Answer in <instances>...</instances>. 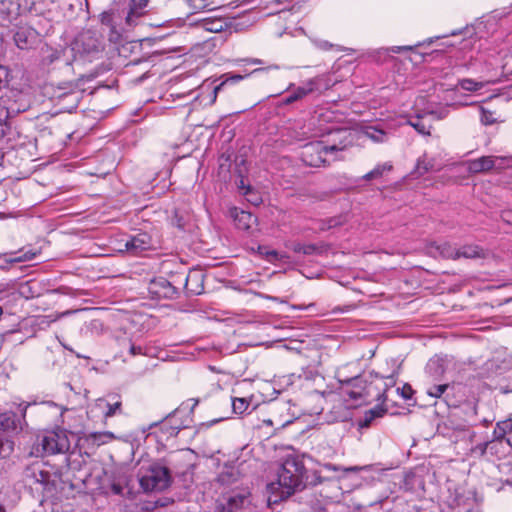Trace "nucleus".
Returning a JSON list of instances; mask_svg holds the SVG:
<instances>
[{"label": "nucleus", "mask_w": 512, "mask_h": 512, "mask_svg": "<svg viewBox=\"0 0 512 512\" xmlns=\"http://www.w3.org/2000/svg\"><path fill=\"white\" fill-rule=\"evenodd\" d=\"M326 479V477L321 475V471L317 470L312 475H308L302 458L289 455L281 465L277 484L271 483L269 487L274 489L275 485H278L281 489L280 500H284L305 488L306 485L316 486Z\"/></svg>", "instance_id": "obj_1"}, {"label": "nucleus", "mask_w": 512, "mask_h": 512, "mask_svg": "<svg viewBox=\"0 0 512 512\" xmlns=\"http://www.w3.org/2000/svg\"><path fill=\"white\" fill-rule=\"evenodd\" d=\"M178 454L169 456L141 467L139 484L144 492L164 491L172 484V475L182 473L178 466Z\"/></svg>", "instance_id": "obj_2"}, {"label": "nucleus", "mask_w": 512, "mask_h": 512, "mask_svg": "<svg viewBox=\"0 0 512 512\" xmlns=\"http://www.w3.org/2000/svg\"><path fill=\"white\" fill-rule=\"evenodd\" d=\"M345 149H347L345 138L339 144H325L324 141L309 142L302 147L301 159L310 167L326 166L338 160L337 153Z\"/></svg>", "instance_id": "obj_3"}, {"label": "nucleus", "mask_w": 512, "mask_h": 512, "mask_svg": "<svg viewBox=\"0 0 512 512\" xmlns=\"http://www.w3.org/2000/svg\"><path fill=\"white\" fill-rule=\"evenodd\" d=\"M82 90L77 82L64 81L55 83H47L43 87V94L55 101L61 106L62 110L71 112L76 109L81 98Z\"/></svg>", "instance_id": "obj_4"}, {"label": "nucleus", "mask_w": 512, "mask_h": 512, "mask_svg": "<svg viewBox=\"0 0 512 512\" xmlns=\"http://www.w3.org/2000/svg\"><path fill=\"white\" fill-rule=\"evenodd\" d=\"M368 373H363L356 377L347 379L343 382L342 393L348 398L345 401L351 400L353 403L351 407L364 405V394L366 391Z\"/></svg>", "instance_id": "obj_5"}, {"label": "nucleus", "mask_w": 512, "mask_h": 512, "mask_svg": "<svg viewBox=\"0 0 512 512\" xmlns=\"http://www.w3.org/2000/svg\"><path fill=\"white\" fill-rule=\"evenodd\" d=\"M329 88V81L325 76H318L310 79L304 86L297 87L288 96L282 99L283 105H290L298 100H301L308 94L316 91H323Z\"/></svg>", "instance_id": "obj_6"}, {"label": "nucleus", "mask_w": 512, "mask_h": 512, "mask_svg": "<svg viewBox=\"0 0 512 512\" xmlns=\"http://www.w3.org/2000/svg\"><path fill=\"white\" fill-rule=\"evenodd\" d=\"M384 376L372 371L367 375L366 391L364 394V405L373 401L385 403L387 400Z\"/></svg>", "instance_id": "obj_7"}, {"label": "nucleus", "mask_w": 512, "mask_h": 512, "mask_svg": "<svg viewBox=\"0 0 512 512\" xmlns=\"http://www.w3.org/2000/svg\"><path fill=\"white\" fill-rule=\"evenodd\" d=\"M25 477L36 483L43 485L44 490L52 491L56 489V482L52 479V474L44 468L43 463H33L25 469Z\"/></svg>", "instance_id": "obj_8"}, {"label": "nucleus", "mask_w": 512, "mask_h": 512, "mask_svg": "<svg viewBox=\"0 0 512 512\" xmlns=\"http://www.w3.org/2000/svg\"><path fill=\"white\" fill-rule=\"evenodd\" d=\"M149 294L153 299H174L178 295V288L164 277H158L149 283Z\"/></svg>", "instance_id": "obj_9"}, {"label": "nucleus", "mask_w": 512, "mask_h": 512, "mask_svg": "<svg viewBox=\"0 0 512 512\" xmlns=\"http://www.w3.org/2000/svg\"><path fill=\"white\" fill-rule=\"evenodd\" d=\"M39 445L44 454L61 453L69 448L68 440L64 434L50 432L42 437Z\"/></svg>", "instance_id": "obj_10"}, {"label": "nucleus", "mask_w": 512, "mask_h": 512, "mask_svg": "<svg viewBox=\"0 0 512 512\" xmlns=\"http://www.w3.org/2000/svg\"><path fill=\"white\" fill-rule=\"evenodd\" d=\"M124 246L128 253L139 255L153 247L152 237L147 232H139L131 236Z\"/></svg>", "instance_id": "obj_11"}, {"label": "nucleus", "mask_w": 512, "mask_h": 512, "mask_svg": "<svg viewBox=\"0 0 512 512\" xmlns=\"http://www.w3.org/2000/svg\"><path fill=\"white\" fill-rule=\"evenodd\" d=\"M18 0H0V25L8 26L20 15Z\"/></svg>", "instance_id": "obj_12"}, {"label": "nucleus", "mask_w": 512, "mask_h": 512, "mask_svg": "<svg viewBox=\"0 0 512 512\" xmlns=\"http://www.w3.org/2000/svg\"><path fill=\"white\" fill-rule=\"evenodd\" d=\"M506 74L505 66H501L499 69L495 68V74L493 77L487 79L486 81H475L473 79L464 78L458 80L457 86H459L461 89L469 92H476L480 89H482L486 83H494L499 80L500 77L504 76Z\"/></svg>", "instance_id": "obj_13"}, {"label": "nucleus", "mask_w": 512, "mask_h": 512, "mask_svg": "<svg viewBox=\"0 0 512 512\" xmlns=\"http://www.w3.org/2000/svg\"><path fill=\"white\" fill-rule=\"evenodd\" d=\"M229 215L233 219L236 227L240 230L248 231L257 222V217L251 212L245 211L238 207H233L229 210Z\"/></svg>", "instance_id": "obj_14"}, {"label": "nucleus", "mask_w": 512, "mask_h": 512, "mask_svg": "<svg viewBox=\"0 0 512 512\" xmlns=\"http://www.w3.org/2000/svg\"><path fill=\"white\" fill-rule=\"evenodd\" d=\"M22 421L18 418V426L15 430H0V459L8 458L14 451L13 435L22 431Z\"/></svg>", "instance_id": "obj_15"}, {"label": "nucleus", "mask_w": 512, "mask_h": 512, "mask_svg": "<svg viewBox=\"0 0 512 512\" xmlns=\"http://www.w3.org/2000/svg\"><path fill=\"white\" fill-rule=\"evenodd\" d=\"M498 428L495 425L492 439L488 440V457L494 459H501L505 457L506 450V438L503 435H498Z\"/></svg>", "instance_id": "obj_16"}, {"label": "nucleus", "mask_w": 512, "mask_h": 512, "mask_svg": "<svg viewBox=\"0 0 512 512\" xmlns=\"http://www.w3.org/2000/svg\"><path fill=\"white\" fill-rule=\"evenodd\" d=\"M241 466H243V463H240L238 466L225 464L217 477L218 482L221 485H231L238 481L240 476L243 474Z\"/></svg>", "instance_id": "obj_17"}, {"label": "nucleus", "mask_w": 512, "mask_h": 512, "mask_svg": "<svg viewBox=\"0 0 512 512\" xmlns=\"http://www.w3.org/2000/svg\"><path fill=\"white\" fill-rule=\"evenodd\" d=\"M495 166V157L482 156L477 159L469 160L467 169L472 174L484 173L492 170Z\"/></svg>", "instance_id": "obj_18"}, {"label": "nucleus", "mask_w": 512, "mask_h": 512, "mask_svg": "<svg viewBox=\"0 0 512 512\" xmlns=\"http://www.w3.org/2000/svg\"><path fill=\"white\" fill-rule=\"evenodd\" d=\"M177 413L178 410H175L161 422L160 430L168 437H175L183 428H186V425L176 419Z\"/></svg>", "instance_id": "obj_19"}, {"label": "nucleus", "mask_w": 512, "mask_h": 512, "mask_svg": "<svg viewBox=\"0 0 512 512\" xmlns=\"http://www.w3.org/2000/svg\"><path fill=\"white\" fill-rule=\"evenodd\" d=\"M13 39L18 48L27 49L35 39V31L28 27H18L13 35Z\"/></svg>", "instance_id": "obj_20"}, {"label": "nucleus", "mask_w": 512, "mask_h": 512, "mask_svg": "<svg viewBox=\"0 0 512 512\" xmlns=\"http://www.w3.org/2000/svg\"><path fill=\"white\" fill-rule=\"evenodd\" d=\"M428 253L434 257L441 256L446 259H456V248L447 242L432 243L428 247Z\"/></svg>", "instance_id": "obj_21"}, {"label": "nucleus", "mask_w": 512, "mask_h": 512, "mask_svg": "<svg viewBox=\"0 0 512 512\" xmlns=\"http://www.w3.org/2000/svg\"><path fill=\"white\" fill-rule=\"evenodd\" d=\"M451 512H479L477 505L470 498L456 496L450 504Z\"/></svg>", "instance_id": "obj_22"}, {"label": "nucleus", "mask_w": 512, "mask_h": 512, "mask_svg": "<svg viewBox=\"0 0 512 512\" xmlns=\"http://www.w3.org/2000/svg\"><path fill=\"white\" fill-rule=\"evenodd\" d=\"M451 390H453V386L450 384H438L429 387L427 394L433 398H442L447 405H450Z\"/></svg>", "instance_id": "obj_23"}, {"label": "nucleus", "mask_w": 512, "mask_h": 512, "mask_svg": "<svg viewBox=\"0 0 512 512\" xmlns=\"http://www.w3.org/2000/svg\"><path fill=\"white\" fill-rule=\"evenodd\" d=\"M223 77H225V79L222 80L216 86H214L212 89L211 103H214L216 101L218 93L220 91L224 90L226 86L236 84L244 78V76H242L240 74H232V75L226 74V75H223Z\"/></svg>", "instance_id": "obj_24"}, {"label": "nucleus", "mask_w": 512, "mask_h": 512, "mask_svg": "<svg viewBox=\"0 0 512 512\" xmlns=\"http://www.w3.org/2000/svg\"><path fill=\"white\" fill-rule=\"evenodd\" d=\"M333 136V139L328 140L326 144H339L343 138L347 143V148L352 146L353 137L352 133L346 128H339L330 133Z\"/></svg>", "instance_id": "obj_25"}, {"label": "nucleus", "mask_w": 512, "mask_h": 512, "mask_svg": "<svg viewBox=\"0 0 512 512\" xmlns=\"http://www.w3.org/2000/svg\"><path fill=\"white\" fill-rule=\"evenodd\" d=\"M18 426V416L14 412L0 414V430H15Z\"/></svg>", "instance_id": "obj_26"}, {"label": "nucleus", "mask_w": 512, "mask_h": 512, "mask_svg": "<svg viewBox=\"0 0 512 512\" xmlns=\"http://www.w3.org/2000/svg\"><path fill=\"white\" fill-rule=\"evenodd\" d=\"M118 11L115 9H109L103 11L99 15V19L102 25L109 27V29H113V27L117 26V19H120Z\"/></svg>", "instance_id": "obj_27"}, {"label": "nucleus", "mask_w": 512, "mask_h": 512, "mask_svg": "<svg viewBox=\"0 0 512 512\" xmlns=\"http://www.w3.org/2000/svg\"><path fill=\"white\" fill-rule=\"evenodd\" d=\"M434 168L432 160L427 159L426 155H423L417 160L416 167L412 174L415 177H420L431 171Z\"/></svg>", "instance_id": "obj_28"}, {"label": "nucleus", "mask_w": 512, "mask_h": 512, "mask_svg": "<svg viewBox=\"0 0 512 512\" xmlns=\"http://www.w3.org/2000/svg\"><path fill=\"white\" fill-rule=\"evenodd\" d=\"M203 26L207 31L217 33L224 31L227 28L228 24L225 19L215 18L205 19Z\"/></svg>", "instance_id": "obj_29"}, {"label": "nucleus", "mask_w": 512, "mask_h": 512, "mask_svg": "<svg viewBox=\"0 0 512 512\" xmlns=\"http://www.w3.org/2000/svg\"><path fill=\"white\" fill-rule=\"evenodd\" d=\"M392 168H393V166L389 163L378 164L373 170L366 173L363 176V179L366 181H371L374 179L381 178L385 172L391 171Z\"/></svg>", "instance_id": "obj_30"}, {"label": "nucleus", "mask_w": 512, "mask_h": 512, "mask_svg": "<svg viewBox=\"0 0 512 512\" xmlns=\"http://www.w3.org/2000/svg\"><path fill=\"white\" fill-rule=\"evenodd\" d=\"M259 253L264 255L266 259L270 262L282 261L287 262L289 256L287 254H280L276 250H268L266 246L258 247Z\"/></svg>", "instance_id": "obj_31"}, {"label": "nucleus", "mask_w": 512, "mask_h": 512, "mask_svg": "<svg viewBox=\"0 0 512 512\" xmlns=\"http://www.w3.org/2000/svg\"><path fill=\"white\" fill-rule=\"evenodd\" d=\"M409 125H411L418 133L422 135H430L431 125H426L424 119L421 115H416L411 117L408 121Z\"/></svg>", "instance_id": "obj_32"}, {"label": "nucleus", "mask_w": 512, "mask_h": 512, "mask_svg": "<svg viewBox=\"0 0 512 512\" xmlns=\"http://www.w3.org/2000/svg\"><path fill=\"white\" fill-rule=\"evenodd\" d=\"M496 426L499 431L498 435H503L507 445L512 448V421H498Z\"/></svg>", "instance_id": "obj_33"}, {"label": "nucleus", "mask_w": 512, "mask_h": 512, "mask_svg": "<svg viewBox=\"0 0 512 512\" xmlns=\"http://www.w3.org/2000/svg\"><path fill=\"white\" fill-rule=\"evenodd\" d=\"M480 256V249L478 246H463L456 249V259L460 257L475 258Z\"/></svg>", "instance_id": "obj_34"}, {"label": "nucleus", "mask_w": 512, "mask_h": 512, "mask_svg": "<svg viewBox=\"0 0 512 512\" xmlns=\"http://www.w3.org/2000/svg\"><path fill=\"white\" fill-rule=\"evenodd\" d=\"M346 221H347V219H346V216H344V215H338V216L324 219V220H322V223L327 224V227H320V230L326 231L331 228H336V227L342 226L343 224L346 223Z\"/></svg>", "instance_id": "obj_35"}, {"label": "nucleus", "mask_w": 512, "mask_h": 512, "mask_svg": "<svg viewBox=\"0 0 512 512\" xmlns=\"http://www.w3.org/2000/svg\"><path fill=\"white\" fill-rule=\"evenodd\" d=\"M480 121L483 125L487 126V125L495 124L497 122V118L494 117V112L481 106L480 107Z\"/></svg>", "instance_id": "obj_36"}, {"label": "nucleus", "mask_w": 512, "mask_h": 512, "mask_svg": "<svg viewBox=\"0 0 512 512\" xmlns=\"http://www.w3.org/2000/svg\"><path fill=\"white\" fill-rule=\"evenodd\" d=\"M249 407V402L245 398H234L232 400V411L235 414H243Z\"/></svg>", "instance_id": "obj_37"}, {"label": "nucleus", "mask_w": 512, "mask_h": 512, "mask_svg": "<svg viewBox=\"0 0 512 512\" xmlns=\"http://www.w3.org/2000/svg\"><path fill=\"white\" fill-rule=\"evenodd\" d=\"M245 499H246V497L243 495H240V494L231 496L227 500V508L231 512H234L235 510H238L243 505Z\"/></svg>", "instance_id": "obj_38"}, {"label": "nucleus", "mask_w": 512, "mask_h": 512, "mask_svg": "<svg viewBox=\"0 0 512 512\" xmlns=\"http://www.w3.org/2000/svg\"><path fill=\"white\" fill-rule=\"evenodd\" d=\"M107 410L104 413L105 418L113 417L117 414H122V402L117 400L114 403H107Z\"/></svg>", "instance_id": "obj_39"}, {"label": "nucleus", "mask_w": 512, "mask_h": 512, "mask_svg": "<svg viewBox=\"0 0 512 512\" xmlns=\"http://www.w3.org/2000/svg\"><path fill=\"white\" fill-rule=\"evenodd\" d=\"M61 53L58 50L48 49L47 54L43 56L42 58V65L43 66H50L55 61L60 59Z\"/></svg>", "instance_id": "obj_40"}, {"label": "nucleus", "mask_w": 512, "mask_h": 512, "mask_svg": "<svg viewBox=\"0 0 512 512\" xmlns=\"http://www.w3.org/2000/svg\"><path fill=\"white\" fill-rule=\"evenodd\" d=\"M471 452L473 455L478 456L479 458L488 457V441L481 442L476 444L471 448Z\"/></svg>", "instance_id": "obj_41"}, {"label": "nucleus", "mask_w": 512, "mask_h": 512, "mask_svg": "<svg viewBox=\"0 0 512 512\" xmlns=\"http://www.w3.org/2000/svg\"><path fill=\"white\" fill-rule=\"evenodd\" d=\"M326 250L325 245H317V244H303V252L304 255H313V254H321Z\"/></svg>", "instance_id": "obj_42"}, {"label": "nucleus", "mask_w": 512, "mask_h": 512, "mask_svg": "<svg viewBox=\"0 0 512 512\" xmlns=\"http://www.w3.org/2000/svg\"><path fill=\"white\" fill-rule=\"evenodd\" d=\"M10 77V69L0 64V92L8 86Z\"/></svg>", "instance_id": "obj_43"}, {"label": "nucleus", "mask_w": 512, "mask_h": 512, "mask_svg": "<svg viewBox=\"0 0 512 512\" xmlns=\"http://www.w3.org/2000/svg\"><path fill=\"white\" fill-rule=\"evenodd\" d=\"M148 0H131L130 10L137 13V16L142 15V10L147 6Z\"/></svg>", "instance_id": "obj_44"}, {"label": "nucleus", "mask_w": 512, "mask_h": 512, "mask_svg": "<svg viewBox=\"0 0 512 512\" xmlns=\"http://www.w3.org/2000/svg\"><path fill=\"white\" fill-rule=\"evenodd\" d=\"M384 404L385 403L380 402V404H378L376 407L367 411L370 419L382 417L386 413L387 408L384 406Z\"/></svg>", "instance_id": "obj_45"}, {"label": "nucleus", "mask_w": 512, "mask_h": 512, "mask_svg": "<svg viewBox=\"0 0 512 512\" xmlns=\"http://www.w3.org/2000/svg\"><path fill=\"white\" fill-rule=\"evenodd\" d=\"M397 391H400L401 396L404 399H410L413 395V389L409 384H405L402 388H398Z\"/></svg>", "instance_id": "obj_46"}, {"label": "nucleus", "mask_w": 512, "mask_h": 512, "mask_svg": "<svg viewBox=\"0 0 512 512\" xmlns=\"http://www.w3.org/2000/svg\"><path fill=\"white\" fill-rule=\"evenodd\" d=\"M370 138L375 142H383L386 137V133L382 130H374L372 133H368Z\"/></svg>", "instance_id": "obj_47"}, {"label": "nucleus", "mask_w": 512, "mask_h": 512, "mask_svg": "<svg viewBox=\"0 0 512 512\" xmlns=\"http://www.w3.org/2000/svg\"><path fill=\"white\" fill-rule=\"evenodd\" d=\"M265 424L269 425V426H273L274 424H277L279 427L283 428L285 426H287L288 424L292 423V420L288 419V420H272V419H267V420H264L263 421Z\"/></svg>", "instance_id": "obj_48"}, {"label": "nucleus", "mask_w": 512, "mask_h": 512, "mask_svg": "<svg viewBox=\"0 0 512 512\" xmlns=\"http://www.w3.org/2000/svg\"><path fill=\"white\" fill-rule=\"evenodd\" d=\"M500 217L503 222L512 225V209H505L501 211Z\"/></svg>", "instance_id": "obj_49"}, {"label": "nucleus", "mask_w": 512, "mask_h": 512, "mask_svg": "<svg viewBox=\"0 0 512 512\" xmlns=\"http://www.w3.org/2000/svg\"><path fill=\"white\" fill-rule=\"evenodd\" d=\"M374 419H370L368 412L366 411L363 418L359 420L358 425L361 428H367L371 425Z\"/></svg>", "instance_id": "obj_50"}, {"label": "nucleus", "mask_w": 512, "mask_h": 512, "mask_svg": "<svg viewBox=\"0 0 512 512\" xmlns=\"http://www.w3.org/2000/svg\"><path fill=\"white\" fill-rule=\"evenodd\" d=\"M120 38H121V34L117 30V26L113 27V29H110L109 40L111 42L117 43V42H119Z\"/></svg>", "instance_id": "obj_51"}, {"label": "nucleus", "mask_w": 512, "mask_h": 512, "mask_svg": "<svg viewBox=\"0 0 512 512\" xmlns=\"http://www.w3.org/2000/svg\"><path fill=\"white\" fill-rule=\"evenodd\" d=\"M396 383V380L394 378L393 375H389L387 377H384V384H385V388H386V392L395 385Z\"/></svg>", "instance_id": "obj_52"}, {"label": "nucleus", "mask_w": 512, "mask_h": 512, "mask_svg": "<svg viewBox=\"0 0 512 512\" xmlns=\"http://www.w3.org/2000/svg\"><path fill=\"white\" fill-rule=\"evenodd\" d=\"M139 16H137V13L133 12L132 10L129 9L127 15H126V23L129 25V26H132L133 23H134V18H138Z\"/></svg>", "instance_id": "obj_53"}, {"label": "nucleus", "mask_w": 512, "mask_h": 512, "mask_svg": "<svg viewBox=\"0 0 512 512\" xmlns=\"http://www.w3.org/2000/svg\"><path fill=\"white\" fill-rule=\"evenodd\" d=\"M129 351L132 356L143 354L142 347L135 344H130Z\"/></svg>", "instance_id": "obj_54"}, {"label": "nucleus", "mask_w": 512, "mask_h": 512, "mask_svg": "<svg viewBox=\"0 0 512 512\" xmlns=\"http://www.w3.org/2000/svg\"><path fill=\"white\" fill-rule=\"evenodd\" d=\"M35 256V253H25L22 256H19L15 258L13 261L21 262V261H27L33 259Z\"/></svg>", "instance_id": "obj_55"}, {"label": "nucleus", "mask_w": 512, "mask_h": 512, "mask_svg": "<svg viewBox=\"0 0 512 512\" xmlns=\"http://www.w3.org/2000/svg\"><path fill=\"white\" fill-rule=\"evenodd\" d=\"M323 468L328 470V471H336V472L341 470L340 467H338V466H336L334 464H331V463L324 464Z\"/></svg>", "instance_id": "obj_56"}, {"label": "nucleus", "mask_w": 512, "mask_h": 512, "mask_svg": "<svg viewBox=\"0 0 512 512\" xmlns=\"http://www.w3.org/2000/svg\"><path fill=\"white\" fill-rule=\"evenodd\" d=\"M404 50H412V46H395L391 48V51L395 53H399Z\"/></svg>", "instance_id": "obj_57"}, {"label": "nucleus", "mask_w": 512, "mask_h": 512, "mask_svg": "<svg viewBox=\"0 0 512 512\" xmlns=\"http://www.w3.org/2000/svg\"><path fill=\"white\" fill-rule=\"evenodd\" d=\"M291 249H292L295 253H302V252H303V244H301V243H294V244L291 246Z\"/></svg>", "instance_id": "obj_58"}, {"label": "nucleus", "mask_w": 512, "mask_h": 512, "mask_svg": "<svg viewBox=\"0 0 512 512\" xmlns=\"http://www.w3.org/2000/svg\"><path fill=\"white\" fill-rule=\"evenodd\" d=\"M239 188H240V189H245V191L243 192V193H244V195H248V193H249V192H250V190H251L250 186L245 187L243 179L240 181Z\"/></svg>", "instance_id": "obj_59"}, {"label": "nucleus", "mask_w": 512, "mask_h": 512, "mask_svg": "<svg viewBox=\"0 0 512 512\" xmlns=\"http://www.w3.org/2000/svg\"><path fill=\"white\" fill-rule=\"evenodd\" d=\"M112 491L115 494H121L122 493V487L119 484H113L112 485Z\"/></svg>", "instance_id": "obj_60"}, {"label": "nucleus", "mask_w": 512, "mask_h": 512, "mask_svg": "<svg viewBox=\"0 0 512 512\" xmlns=\"http://www.w3.org/2000/svg\"><path fill=\"white\" fill-rule=\"evenodd\" d=\"M4 54H5V48L3 45V38L0 37V61L4 57Z\"/></svg>", "instance_id": "obj_61"}, {"label": "nucleus", "mask_w": 512, "mask_h": 512, "mask_svg": "<svg viewBox=\"0 0 512 512\" xmlns=\"http://www.w3.org/2000/svg\"><path fill=\"white\" fill-rule=\"evenodd\" d=\"M6 136V129L0 125V141Z\"/></svg>", "instance_id": "obj_62"}, {"label": "nucleus", "mask_w": 512, "mask_h": 512, "mask_svg": "<svg viewBox=\"0 0 512 512\" xmlns=\"http://www.w3.org/2000/svg\"><path fill=\"white\" fill-rule=\"evenodd\" d=\"M190 401H193V405L191 407V412H193L194 408L198 405L199 403V399H196V398H193V399H190Z\"/></svg>", "instance_id": "obj_63"}, {"label": "nucleus", "mask_w": 512, "mask_h": 512, "mask_svg": "<svg viewBox=\"0 0 512 512\" xmlns=\"http://www.w3.org/2000/svg\"><path fill=\"white\" fill-rule=\"evenodd\" d=\"M502 482H503V484H505V485L512 486V478H511V479H506V480H504V481H502Z\"/></svg>", "instance_id": "obj_64"}]
</instances>
